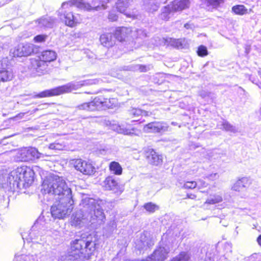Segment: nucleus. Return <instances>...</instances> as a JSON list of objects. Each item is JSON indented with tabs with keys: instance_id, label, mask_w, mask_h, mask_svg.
Here are the masks:
<instances>
[{
	"instance_id": "1",
	"label": "nucleus",
	"mask_w": 261,
	"mask_h": 261,
	"mask_svg": "<svg viewBox=\"0 0 261 261\" xmlns=\"http://www.w3.org/2000/svg\"><path fill=\"white\" fill-rule=\"evenodd\" d=\"M84 209L73 216V221L75 225L80 224L83 221H89L92 223L102 224L105 216L101 207L96 200L87 198L83 200Z\"/></svg>"
},
{
	"instance_id": "2",
	"label": "nucleus",
	"mask_w": 261,
	"mask_h": 261,
	"mask_svg": "<svg viewBox=\"0 0 261 261\" xmlns=\"http://www.w3.org/2000/svg\"><path fill=\"white\" fill-rule=\"evenodd\" d=\"M42 190L45 193L57 196L56 199H64L69 201L72 199L71 189L63 177L57 175H51L43 181Z\"/></svg>"
},
{
	"instance_id": "3",
	"label": "nucleus",
	"mask_w": 261,
	"mask_h": 261,
	"mask_svg": "<svg viewBox=\"0 0 261 261\" xmlns=\"http://www.w3.org/2000/svg\"><path fill=\"white\" fill-rule=\"evenodd\" d=\"M95 245L91 236L73 241L69 252L70 259H89L95 250Z\"/></svg>"
},
{
	"instance_id": "4",
	"label": "nucleus",
	"mask_w": 261,
	"mask_h": 261,
	"mask_svg": "<svg viewBox=\"0 0 261 261\" xmlns=\"http://www.w3.org/2000/svg\"><path fill=\"white\" fill-rule=\"evenodd\" d=\"M74 6L84 10L90 9V4L85 3L83 0H70L63 3L59 11V16L67 26L71 28L75 27L82 20L78 14L74 15L71 11Z\"/></svg>"
},
{
	"instance_id": "5",
	"label": "nucleus",
	"mask_w": 261,
	"mask_h": 261,
	"mask_svg": "<svg viewBox=\"0 0 261 261\" xmlns=\"http://www.w3.org/2000/svg\"><path fill=\"white\" fill-rule=\"evenodd\" d=\"M98 80H89L76 83L71 82L63 86L43 91L38 94L35 95L33 97L43 98L57 96L64 93L71 92L85 85L96 84Z\"/></svg>"
},
{
	"instance_id": "6",
	"label": "nucleus",
	"mask_w": 261,
	"mask_h": 261,
	"mask_svg": "<svg viewBox=\"0 0 261 261\" xmlns=\"http://www.w3.org/2000/svg\"><path fill=\"white\" fill-rule=\"evenodd\" d=\"M57 58V54L55 51L46 50L42 52L37 59H32L31 64L32 67L39 74L47 72L48 65L47 62H50Z\"/></svg>"
},
{
	"instance_id": "7",
	"label": "nucleus",
	"mask_w": 261,
	"mask_h": 261,
	"mask_svg": "<svg viewBox=\"0 0 261 261\" xmlns=\"http://www.w3.org/2000/svg\"><path fill=\"white\" fill-rule=\"evenodd\" d=\"M73 200H65L64 199H56L51 207V214L55 218L63 219L72 211Z\"/></svg>"
},
{
	"instance_id": "8",
	"label": "nucleus",
	"mask_w": 261,
	"mask_h": 261,
	"mask_svg": "<svg viewBox=\"0 0 261 261\" xmlns=\"http://www.w3.org/2000/svg\"><path fill=\"white\" fill-rule=\"evenodd\" d=\"M70 163L76 170L84 175H91L94 174L95 172V167L88 161L83 160L81 159H77L71 160Z\"/></svg>"
},
{
	"instance_id": "9",
	"label": "nucleus",
	"mask_w": 261,
	"mask_h": 261,
	"mask_svg": "<svg viewBox=\"0 0 261 261\" xmlns=\"http://www.w3.org/2000/svg\"><path fill=\"white\" fill-rule=\"evenodd\" d=\"M45 155L40 153L34 147L21 150L17 154V160L21 162H29L35 159L43 158Z\"/></svg>"
},
{
	"instance_id": "10",
	"label": "nucleus",
	"mask_w": 261,
	"mask_h": 261,
	"mask_svg": "<svg viewBox=\"0 0 261 261\" xmlns=\"http://www.w3.org/2000/svg\"><path fill=\"white\" fill-rule=\"evenodd\" d=\"M38 51V47L32 43H25L18 45L14 51L18 57L29 56Z\"/></svg>"
},
{
	"instance_id": "11",
	"label": "nucleus",
	"mask_w": 261,
	"mask_h": 261,
	"mask_svg": "<svg viewBox=\"0 0 261 261\" xmlns=\"http://www.w3.org/2000/svg\"><path fill=\"white\" fill-rule=\"evenodd\" d=\"M103 124L106 126H109L110 128L117 132L119 134H122L126 135H136V129L134 128H129L125 127L123 125H120L118 124L113 123L109 120L106 118L103 119Z\"/></svg>"
},
{
	"instance_id": "12",
	"label": "nucleus",
	"mask_w": 261,
	"mask_h": 261,
	"mask_svg": "<svg viewBox=\"0 0 261 261\" xmlns=\"http://www.w3.org/2000/svg\"><path fill=\"white\" fill-rule=\"evenodd\" d=\"M169 126L164 122L154 121L148 123L143 129L146 133H162L168 130Z\"/></svg>"
},
{
	"instance_id": "13",
	"label": "nucleus",
	"mask_w": 261,
	"mask_h": 261,
	"mask_svg": "<svg viewBox=\"0 0 261 261\" xmlns=\"http://www.w3.org/2000/svg\"><path fill=\"white\" fill-rule=\"evenodd\" d=\"M1 67L2 69L0 70V82H7L11 81L14 77V74L12 69L7 67L5 68L8 62L7 58H4L2 60Z\"/></svg>"
},
{
	"instance_id": "14",
	"label": "nucleus",
	"mask_w": 261,
	"mask_h": 261,
	"mask_svg": "<svg viewBox=\"0 0 261 261\" xmlns=\"http://www.w3.org/2000/svg\"><path fill=\"white\" fill-rule=\"evenodd\" d=\"M133 31L130 28L121 27L117 28L115 33L116 39L120 41L134 39Z\"/></svg>"
},
{
	"instance_id": "15",
	"label": "nucleus",
	"mask_w": 261,
	"mask_h": 261,
	"mask_svg": "<svg viewBox=\"0 0 261 261\" xmlns=\"http://www.w3.org/2000/svg\"><path fill=\"white\" fill-rule=\"evenodd\" d=\"M145 155L147 162L151 165L158 166L162 163V156L158 154L152 149H147L145 151Z\"/></svg>"
},
{
	"instance_id": "16",
	"label": "nucleus",
	"mask_w": 261,
	"mask_h": 261,
	"mask_svg": "<svg viewBox=\"0 0 261 261\" xmlns=\"http://www.w3.org/2000/svg\"><path fill=\"white\" fill-rule=\"evenodd\" d=\"M22 168L21 185L25 187H28L33 182L34 173L33 170L27 166H22Z\"/></svg>"
},
{
	"instance_id": "17",
	"label": "nucleus",
	"mask_w": 261,
	"mask_h": 261,
	"mask_svg": "<svg viewBox=\"0 0 261 261\" xmlns=\"http://www.w3.org/2000/svg\"><path fill=\"white\" fill-rule=\"evenodd\" d=\"M130 5L129 0H118L116 4L117 11L121 13L124 14L126 16L130 18H137V14L133 12L132 13L126 12L127 9Z\"/></svg>"
},
{
	"instance_id": "18",
	"label": "nucleus",
	"mask_w": 261,
	"mask_h": 261,
	"mask_svg": "<svg viewBox=\"0 0 261 261\" xmlns=\"http://www.w3.org/2000/svg\"><path fill=\"white\" fill-rule=\"evenodd\" d=\"M23 168L21 167L17 168L16 169L12 171L8 177V180L10 184L13 182V185H14L15 184L18 186V185H21V174Z\"/></svg>"
},
{
	"instance_id": "19",
	"label": "nucleus",
	"mask_w": 261,
	"mask_h": 261,
	"mask_svg": "<svg viewBox=\"0 0 261 261\" xmlns=\"http://www.w3.org/2000/svg\"><path fill=\"white\" fill-rule=\"evenodd\" d=\"M170 5L172 10L175 12L189 8L190 2L189 0H174Z\"/></svg>"
},
{
	"instance_id": "20",
	"label": "nucleus",
	"mask_w": 261,
	"mask_h": 261,
	"mask_svg": "<svg viewBox=\"0 0 261 261\" xmlns=\"http://www.w3.org/2000/svg\"><path fill=\"white\" fill-rule=\"evenodd\" d=\"M248 177H243L238 179L231 186V189L237 192H240L243 188H246L250 185Z\"/></svg>"
},
{
	"instance_id": "21",
	"label": "nucleus",
	"mask_w": 261,
	"mask_h": 261,
	"mask_svg": "<svg viewBox=\"0 0 261 261\" xmlns=\"http://www.w3.org/2000/svg\"><path fill=\"white\" fill-rule=\"evenodd\" d=\"M96 99L99 102L98 103L96 102L97 103L96 105L97 110L100 109L112 108L116 103V100L115 98H112V104H110V98L108 99L102 97H97Z\"/></svg>"
},
{
	"instance_id": "22",
	"label": "nucleus",
	"mask_w": 261,
	"mask_h": 261,
	"mask_svg": "<svg viewBox=\"0 0 261 261\" xmlns=\"http://www.w3.org/2000/svg\"><path fill=\"white\" fill-rule=\"evenodd\" d=\"M111 0H92L91 4H90V9H87V11L95 10L98 11L100 9H106V4Z\"/></svg>"
},
{
	"instance_id": "23",
	"label": "nucleus",
	"mask_w": 261,
	"mask_h": 261,
	"mask_svg": "<svg viewBox=\"0 0 261 261\" xmlns=\"http://www.w3.org/2000/svg\"><path fill=\"white\" fill-rule=\"evenodd\" d=\"M98 103V101L96 99V97L93 99V100L89 102H85L81 105H79L77 107V108L80 110H85L88 111H94L95 110H97V105Z\"/></svg>"
},
{
	"instance_id": "24",
	"label": "nucleus",
	"mask_w": 261,
	"mask_h": 261,
	"mask_svg": "<svg viewBox=\"0 0 261 261\" xmlns=\"http://www.w3.org/2000/svg\"><path fill=\"white\" fill-rule=\"evenodd\" d=\"M104 184L106 190H112L114 193L118 192V183L113 177H108L106 178L104 181Z\"/></svg>"
},
{
	"instance_id": "25",
	"label": "nucleus",
	"mask_w": 261,
	"mask_h": 261,
	"mask_svg": "<svg viewBox=\"0 0 261 261\" xmlns=\"http://www.w3.org/2000/svg\"><path fill=\"white\" fill-rule=\"evenodd\" d=\"M100 41L103 46L108 48L112 47L115 44V42L113 40L112 35L110 33L101 35L100 37Z\"/></svg>"
},
{
	"instance_id": "26",
	"label": "nucleus",
	"mask_w": 261,
	"mask_h": 261,
	"mask_svg": "<svg viewBox=\"0 0 261 261\" xmlns=\"http://www.w3.org/2000/svg\"><path fill=\"white\" fill-rule=\"evenodd\" d=\"M165 45L167 46H171L177 48H182L183 47V42L181 39H176L171 38H163Z\"/></svg>"
},
{
	"instance_id": "27",
	"label": "nucleus",
	"mask_w": 261,
	"mask_h": 261,
	"mask_svg": "<svg viewBox=\"0 0 261 261\" xmlns=\"http://www.w3.org/2000/svg\"><path fill=\"white\" fill-rule=\"evenodd\" d=\"M129 115L132 119H134L133 121H137V119L140 116L144 115L148 116V112L145 111H143L140 109L133 108L129 111Z\"/></svg>"
},
{
	"instance_id": "28",
	"label": "nucleus",
	"mask_w": 261,
	"mask_h": 261,
	"mask_svg": "<svg viewBox=\"0 0 261 261\" xmlns=\"http://www.w3.org/2000/svg\"><path fill=\"white\" fill-rule=\"evenodd\" d=\"M55 20L50 17H42L38 20V23L40 27H53Z\"/></svg>"
},
{
	"instance_id": "29",
	"label": "nucleus",
	"mask_w": 261,
	"mask_h": 261,
	"mask_svg": "<svg viewBox=\"0 0 261 261\" xmlns=\"http://www.w3.org/2000/svg\"><path fill=\"white\" fill-rule=\"evenodd\" d=\"M223 201V198L221 194H216L211 195L206 199L205 203L208 204H215L220 203Z\"/></svg>"
},
{
	"instance_id": "30",
	"label": "nucleus",
	"mask_w": 261,
	"mask_h": 261,
	"mask_svg": "<svg viewBox=\"0 0 261 261\" xmlns=\"http://www.w3.org/2000/svg\"><path fill=\"white\" fill-rule=\"evenodd\" d=\"M159 5L153 1H148L144 4V9L149 12H154L158 10Z\"/></svg>"
},
{
	"instance_id": "31",
	"label": "nucleus",
	"mask_w": 261,
	"mask_h": 261,
	"mask_svg": "<svg viewBox=\"0 0 261 261\" xmlns=\"http://www.w3.org/2000/svg\"><path fill=\"white\" fill-rule=\"evenodd\" d=\"M174 12L171 8L170 5L164 7L162 9V12L160 15V17L161 19L164 20H168L170 18V14Z\"/></svg>"
},
{
	"instance_id": "32",
	"label": "nucleus",
	"mask_w": 261,
	"mask_h": 261,
	"mask_svg": "<svg viewBox=\"0 0 261 261\" xmlns=\"http://www.w3.org/2000/svg\"><path fill=\"white\" fill-rule=\"evenodd\" d=\"M232 11L237 15H243L249 13L248 9L244 6L242 5H236L232 7Z\"/></svg>"
},
{
	"instance_id": "33",
	"label": "nucleus",
	"mask_w": 261,
	"mask_h": 261,
	"mask_svg": "<svg viewBox=\"0 0 261 261\" xmlns=\"http://www.w3.org/2000/svg\"><path fill=\"white\" fill-rule=\"evenodd\" d=\"M110 169L115 174L120 175L122 174V169L120 165L116 162H112L109 166Z\"/></svg>"
},
{
	"instance_id": "34",
	"label": "nucleus",
	"mask_w": 261,
	"mask_h": 261,
	"mask_svg": "<svg viewBox=\"0 0 261 261\" xmlns=\"http://www.w3.org/2000/svg\"><path fill=\"white\" fill-rule=\"evenodd\" d=\"M220 129H224L226 131L230 132L232 133H236L237 132V129L236 127L230 124L227 121H223L220 127Z\"/></svg>"
},
{
	"instance_id": "35",
	"label": "nucleus",
	"mask_w": 261,
	"mask_h": 261,
	"mask_svg": "<svg viewBox=\"0 0 261 261\" xmlns=\"http://www.w3.org/2000/svg\"><path fill=\"white\" fill-rule=\"evenodd\" d=\"M189 254L185 252H182L177 256L174 258L172 261H189Z\"/></svg>"
},
{
	"instance_id": "36",
	"label": "nucleus",
	"mask_w": 261,
	"mask_h": 261,
	"mask_svg": "<svg viewBox=\"0 0 261 261\" xmlns=\"http://www.w3.org/2000/svg\"><path fill=\"white\" fill-rule=\"evenodd\" d=\"M143 206L144 208L149 213H153L159 209V206L152 202L145 203Z\"/></svg>"
},
{
	"instance_id": "37",
	"label": "nucleus",
	"mask_w": 261,
	"mask_h": 261,
	"mask_svg": "<svg viewBox=\"0 0 261 261\" xmlns=\"http://www.w3.org/2000/svg\"><path fill=\"white\" fill-rule=\"evenodd\" d=\"M133 35L135 38H144L147 36V33L143 29H137L133 31Z\"/></svg>"
},
{
	"instance_id": "38",
	"label": "nucleus",
	"mask_w": 261,
	"mask_h": 261,
	"mask_svg": "<svg viewBox=\"0 0 261 261\" xmlns=\"http://www.w3.org/2000/svg\"><path fill=\"white\" fill-rule=\"evenodd\" d=\"M205 3L208 6H212L213 8H216L223 2V0H205Z\"/></svg>"
},
{
	"instance_id": "39",
	"label": "nucleus",
	"mask_w": 261,
	"mask_h": 261,
	"mask_svg": "<svg viewBox=\"0 0 261 261\" xmlns=\"http://www.w3.org/2000/svg\"><path fill=\"white\" fill-rule=\"evenodd\" d=\"M150 66H146V65H136L133 67V69L132 70H139L140 72H146L148 70H150Z\"/></svg>"
},
{
	"instance_id": "40",
	"label": "nucleus",
	"mask_w": 261,
	"mask_h": 261,
	"mask_svg": "<svg viewBox=\"0 0 261 261\" xmlns=\"http://www.w3.org/2000/svg\"><path fill=\"white\" fill-rule=\"evenodd\" d=\"M197 54L200 57L206 56L208 54L206 47L203 45H200L198 48Z\"/></svg>"
},
{
	"instance_id": "41",
	"label": "nucleus",
	"mask_w": 261,
	"mask_h": 261,
	"mask_svg": "<svg viewBox=\"0 0 261 261\" xmlns=\"http://www.w3.org/2000/svg\"><path fill=\"white\" fill-rule=\"evenodd\" d=\"M196 181H187L184 184V187L185 189H194L197 186Z\"/></svg>"
},
{
	"instance_id": "42",
	"label": "nucleus",
	"mask_w": 261,
	"mask_h": 261,
	"mask_svg": "<svg viewBox=\"0 0 261 261\" xmlns=\"http://www.w3.org/2000/svg\"><path fill=\"white\" fill-rule=\"evenodd\" d=\"M46 37V35H39L34 37V40L36 42H42L45 41Z\"/></svg>"
},
{
	"instance_id": "43",
	"label": "nucleus",
	"mask_w": 261,
	"mask_h": 261,
	"mask_svg": "<svg viewBox=\"0 0 261 261\" xmlns=\"http://www.w3.org/2000/svg\"><path fill=\"white\" fill-rule=\"evenodd\" d=\"M108 18L110 21H115L117 20L118 16L114 11H111L109 14Z\"/></svg>"
},
{
	"instance_id": "44",
	"label": "nucleus",
	"mask_w": 261,
	"mask_h": 261,
	"mask_svg": "<svg viewBox=\"0 0 261 261\" xmlns=\"http://www.w3.org/2000/svg\"><path fill=\"white\" fill-rule=\"evenodd\" d=\"M219 177V175L217 173H212L211 174L208 175L206 176V178L211 180H215L218 179Z\"/></svg>"
},
{
	"instance_id": "45",
	"label": "nucleus",
	"mask_w": 261,
	"mask_h": 261,
	"mask_svg": "<svg viewBox=\"0 0 261 261\" xmlns=\"http://www.w3.org/2000/svg\"><path fill=\"white\" fill-rule=\"evenodd\" d=\"M140 241H141V242L142 243V245H138V246H139L138 248L139 249H143L144 247H145L146 246L149 247V246H151V243H149L148 241H143L142 240H141Z\"/></svg>"
},
{
	"instance_id": "46",
	"label": "nucleus",
	"mask_w": 261,
	"mask_h": 261,
	"mask_svg": "<svg viewBox=\"0 0 261 261\" xmlns=\"http://www.w3.org/2000/svg\"><path fill=\"white\" fill-rule=\"evenodd\" d=\"M29 258V256L25 255H21L15 257V258L18 261H21V259L26 260Z\"/></svg>"
},
{
	"instance_id": "47",
	"label": "nucleus",
	"mask_w": 261,
	"mask_h": 261,
	"mask_svg": "<svg viewBox=\"0 0 261 261\" xmlns=\"http://www.w3.org/2000/svg\"><path fill=\"white\" fill-rule=\"evenodd\" d=\"M25 114V113H20L18 114V115H17L16 116H15L13 118V119L17 120L19 119H22L23 117Z\"/></svg>"
},
{
	"instance_id": "48",
	"label": "nucleus",
	"mask_w": 261,
	"mask_h": 261,
	"mask_svg": "<svg viewBox=\"0 0 261 261\" xmlns=\"http://www.w3.org/2000/svg\"><path fill=\"white\" fill-rule=\"evenodd\" d=\"M64 147V145L56 142V150H62Z\"/></svg>"
},
{
	"instance_id": "49",
	"label": "nucleus",
	"mask_w": 261,
	"mask_h": 261,
	"mask_svg": "<svg viewBox=\"0 0 261 261\" xmlns=\"http://www.w3.org/2000/svg\"><path fill=\"white\" fill-rule=\"evenodd\" d=\"M198 183L199 184H200V185H201L202 186L204 187H206L207 185L205 181H204L202 180H199L198 181Z\"/></svg>"
},
{
	"instance_id": "50",
	"label": "nucleus",
	"mask_w": 261,
	"mask_h": 261,
	"mask_svg": "<svg viewBox=\"0 0 261 261\" xmlns=\"http://www.w3.org/2000/svg\"><path fill=\"white\" fill-rule=\"evenodd\" d=\"M48 148L50 149H55L56 150V142L54 143L50 144Z\"/></svg>"
},
{
	"instance_id": "51",
	"label": "nucleus",
	"mask_w": 261,
	"mask_h": 261,
	"mask_svg": "<svg viewBox=\"0 0 261 261\" xmlns=\"http://www.w3.org/2000/svg\"><path fill=\"white\" fill-rule=\"evenodd\" d=\"M187 196L189 198H190V199H195L196 197V196L194 194H188L187 195Z\"/></svg>"
},
{
	"instance_id": "52",
	"label": "nucleus",
	"mask_w": 261,
	"mask_h": 261,
	"mask_svg": "<svg viewBox=\"0 0 261 261\" xmlns=\"http://www.w3.org/2000/svg\"><path fill=\"white\" fill-rule=\"evenodd\" d=\"M257 242L258 244L261 246V234L257 238Z\"/></svg>"
},
{
	"instance_id": "53",
	"label": "nucleus",
	"mask_w": 261,
	"mask_h": 261,
	"mask_svg": "<svg viewBox=\"0 0 261 261\" xmlns=\"http://www.w3.org/2000/svg\"><path fill=\"white\" fill-rule=\"evenodd\" d=\"M185 27L186 29H189L190 28V24H189L188 23H186V24H185Z\"/></svg>"
},
{
	"instance_id": "54",
	"label": "nucleus",
	"mask_w": 261,
	"mask_h": 261,
	"mask_svg": "<svg viewBox=\"0 0 261 261\" xmlns=\"http://www.w3.org/2000/svg\"><path fill=\"white\" fill-rule=\"evenodd\" d=\"M74 35L76 37H80V35H81V33H75L74 34Z\"/></svg>"
},
{
	"instance_id": "55",
	"label": "nucleus",
	"mask_w": 261,
	"mask_h": 261,
	"mask_svg": "<svg viewBox=\"0 0 261 261\" xmlns=\"http://www.w3.org/2000/svg\"><path fill=\"white\" fill-rule=\"evenodd\" d=\"M249 50H250V47L247 46V47L246 48V52L247 53H248L249 52Z\"/></svg>"
},
{
	"instance_id": "56",
	"label": "nucleus",
	"mask_w": 261,
	"mask_h": 261,
	"mask_svg": "<svg viewBox=\"0 0 261 261\" xmlns=\"http://www.w3.org/2000/svg\"><path fill=\"white\" fill-rule=\"evenodd\" d=\"M143 237H144V238H145V236H141V240H143Z\"/></svg>"
},
{
	"instance_id": "57",
	"label": "nucleus",
	"mask_w": 261,
	"mask_h": 261,
	"mask_svg": "<svg viewBox=\"0 0 261 261\" xmlns=\"http://www.w3.org/2000/svg\"><path fill=\"white\" fill-rule=\"evenodd\" d=\"M112 98L110 99V104H112Z\"/></svg>"
},
{
	"instance_id": "58",
	"label": "nucleus",
	"mask_w": 261,
	"mask_h": 261,
	"mask_svg": "<svg viewBox=\"0 0 261 261\" xmlns=\"http://www.w3.org/2000/svg\"><path fill=\"white\" fill-rule=\"evenodd\" d=\"M223 225H224V226H226L227 225V224H223Z\"/></svg>"
},
{
	"instance_id": "59",
	"label": "nucleus",
	"mask_w": 261,
	"mask_h": 261,
	"mask_svg": "<svg viewBox=\"0 0 261 261\" xmlns=\"http://www.w3.org/2000/svg\"><path fill=\"white\" fill-rule=\"evenodd\" d=\"M100 2V0H97V1H96V2H97H97Z\"/></svg>"
},
{
	"instance_id": "60",
	"label": "nucleus",
	"mask_w": 261,
	"mask_h": 261,
	"mask_svg": "<svg viewBox=\"0 0 261 261\" xmlns=\"http://www.w3.org/2000/svg\"><path fill=\"white\" fill-rule=\"evenodd\" d=\"M251 11H252V10H251V9H250V10H249V12H251Z\"/></svg>"
}]
</instances>
